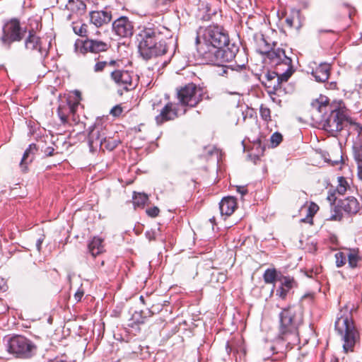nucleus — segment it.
<instances>
[{
    "label": "nucleus",
    "mask_w": 362,
    "mask_h": 362,
    "mask_svg": "<svg viewBox=\"0 0 362 362\" xmlns=\"http://www.w3.org/2000/svg\"><path fill=\"white\" fill-rule=\"evenodd\" d=\"M313 110L324 113L323 129L333 136L344 129L345 122H349V113L342 100L329 103L327 97L320 95L311 103Z\"/></svg>",
    "instance_id": "1"
},
{
    "label": "nucleus",
    "mask_w": 362,
    "mask_h": 362,
    "mask_svg": "<svg viewBox=\"0 0 362 362\" xmlns=\"http://www.w3.org/2000/svg\"><path fill=\"white\" fill-rule=\"evenodd\" d=\"M303 323V311L299 304L288 305L279 314L276 343L291 349L299 341V327Z\"/></svg>",
    "instance_id": "2"
},
{
    "label": "nucleus",
    "mask_w": 362,
    "mask_h": 362,
    "mask_svg": "<svg viewBox=\"0 0 362 362\" xmlns=\"http://www.w3.org/2000/svg\"><path fill=\"white\" fill-rule=\"evenodd\" d=\"M163 29L152 25L144 27L139 33L138 49L144 59L149 60L167 53V38L162 31Z\"/></svg>",
    "instance_id": "3"
},
{
    "label": "nucleus",
    "mask_w": 362,
    "mask_h": 362,
    "mask_svg": "<svg viewBox=\"0 0 362 362\" xmlns=\"http://www.w3.org/2000/svg\"><path fill=\"white\" fill-rule=\"evenodd\" d=\"M196 45L198 57L204 63L216 66L231 62L239 51V47L234 44L218 48V46L202 42L200 37H196Z\"/></svg>",
    "instance_id": "4"
},
{
    "label": "nucleus",
    "mask_w": 362,
    "mask_h": 362,
    "mask_svg": "<svg viewBox=\"0 0 362 362\" xmlns=\"http://www.w3.org/2000/svg\"><path fill=\"white\" fill-rule=\"evenodd\" d=\"M4 341L7 352L16 358L28 360L37 355V346L23 335L6 337Z\"/></svg>",
    "instance_id": "5"
},
{
    "label": "nucleus",
    "mask_w": 362,
    "mask_h": 362,
    "mask_svg": "<svg viewBox=\"0 0 362 362\" xmlns=\"http://www.w3.org/2000/svg\"><path fill=\"white\" fill-rule=\"evenodd\" d=\"M334 327L344 341V351H353L354 346L359 341L360 334L351 315H341L337 317Z\"/></svg>",
    "instance_id": "6"
},
{
    "label": "nucleus",
    "mask_w": 362,
    "mask_h": 362,
    "mask_svg": "<svg viewBox=\"0 0 362 362\" xmlns=\"http://www.w3.org/2000/svg\"><path fill=\"white\" fill-rule=\"evenodd\" d=\"M120 143L119 139L108 135L106 127L102 124H95L88 134V145L90 151L98 147L100 150L113 151Z\"/></svg>",
    "instance_id": "7"
},
{
    "label": "nucleus",
    "mask_w": 362,
    "mask_h": 362,
    "mask_svg": "<svg viewBox=\"0 0 362 362\" xmlns=\"http://www.w3.org/2000/svg\"><path fill=\"white\" fill-rule=\"evenodd\" d=\"M268 59L270 63L275 66V69L280 71L282 80L288 81L294 73L293 60L286 54L284 49L281 48L273 49L269 53Z\"/></svg>",
    "instance_id": "8"
},
{
    "label": "nucleus",
    "mask_w": 362,
    "mask_h": 362,
    "mask_svg": "<svg viewBox=\"0 0 362 362\" xmlns=\"http://www.w3.org/2000/svg\"><path fill=\"white\" fill-rule=\"evenodd\" d=\"M197 37H200L202 42L218 46V48L230 46L228 35L218 25H209L201 30Z\"/></svg>",
    "instance_id": "9"
},
{
    "label": "nucleus",
    "mask_w": 362,
    "mask_h": 362,
    "mask_svg": "<svg viewBox=\"0 0 362 362\" xmlns=\"http://www.w3.org/2000/svg\"><path fill=\"white\" fill-rule=\"evenodd\" d=\"M27 33V28L21 26L19 20L12 18L3 26L1 42L3 45L10 48L13 42L21 41Z\"/></svg>",
    "instance_id": "10"
},
{
    "label": "nucleus",
    "mask_w": 362,
    "mask_h": 362,
    "mask_svg": "<svg viewBox=\"0 0 362 362\" xmlns=\"http://www.w3.org/2000/svg\"><path fill=\"white\" fill-rule=\"evenodd\" d=\"M203 90L190 83L177 91V98L182 105L195 107L202 100Z\"/></svg>",
    "instance_id": "11"
},
{
    "label": "nucleus",
    "mask_w": 362,
    "mask_h": 362,
    "mask_svg": "<svg viewBox=\"0 0 362 362\" xmlns=\"http://www.w3.org/2000/svg\"><path fill=\"white\" fill-rule=\"evenodd\" d=\"M335 213L331 216L330 219L334 221H340L342 215L339 211H344L349 215H354L358 212L361 208V204L354 197H348L338 202Z\"/></svg>",
    "instance_id": "12"
},
{
    "label": "nucleus",
    "mask_w": 362,
    "mask_h": 362,
    "mask_svg": "<svg viewBox=\"0 0 362 362\" xmlns=\"http://www.w3.org/2000/svg\"><path fill=\"white\" fill-rule=\"evenodd\" d=\"M25 48L29 51H37L40 54L42 60L49 54V48L46 47L41 38L37 35L34 29L28 30V35L24 41Z\"/></svg>",
    "instance_id": "13"
},
{
    "label": "nucleus",
    "mask_w": 362,
    "mask_h": 362,
    "mask_svg": "<svg viewBox=\"0 0 362 362\" xmlns=\"http://www.w3.org/2000/svg\"><path fill=\"white\" fill-rule=\"evenodd\" d=\"M132 72L124 69H115L110 72V78L115 84L122 89L129 91L136 87L133 82Z\"/></svg>",
    "instance_id": "14"
},
{
    "label": "nucleus",
    "mask_w": 362,
    "mask_h": 362,
    "mask_svg": "<svg viewBox=\"0 0 362 362\" xmlns=\"http://www.w3.org/2000/svg\"><path fill=\"white\" fill-rule=\"evenodd\" d=\"M113 33L121 37H129L134 34V23L127 16H120L112 25Z\"/></svg>",
    "instance_id": "15"
},
{
    "label": "nucleus",
    "mask_w": 362,
    "mask_h": 362,
    "mask_svg": "<svg viewBox=\"0 0 362 362\" xmlns=\"http://www.w3.org/2000/svg\"><path fill=\"white\" fill-rule=\"evenodd\" d=\"M76 47H80V51L81 53H86L90 52L92 53H99L101 52H105L108 49V45L100 40L86 39L85 40H76L75 43Z\"/></svg>",
    "instance_id": "16"
},
{
    "label": "nucleus",
    "mask_w": 362,
    "mask_h": 362,
    "mask_svg": "<svg viewBox=\"0 0 362 362\" xmlns=\"http://www.w3.org/2000/svg\"><path fill=\"white\" fill-rule=\"evenodd\" d=\"M179 105L168 103L160 110V112L155 118L157 124L160 125L165 122L174 120L176 119L179 114Z\"/></svg>",
    "instance_id": "17"
},
{
    "label": "nucleus",
    "mask_w": 362,
    "mask_h": 362,
    "mask_svg": "<svg viewBox=\"0 0 362 362\" xmlns=\"http://www.w3.org/2000/svg\"><path fill=\"white\" fill-rule=\"evenodd\" d=\"M78 105V101L73 100H67L65 102L62 101L59 104L57 109V113L61 122L63 124H65L68 122V117L70 115H73V116H74Z\"/></svg>",
    "instance_id": "18"
},
{
    "label": "nucleus",
    "mask_w": 362,
    "mask_h": 362,
    "mask_svg": "<svg viewBox=\"0 0 362 362\" xmlns=\"http://www.w3.org/2000/svg\"><path fill=\"white\" fill-rule=\"evenodd\" d=\"M89 16L90 23L98 28L108 24L112 18L111 11L107 8L105 10L90 11Z\"/></svg>",
    "instance_id": "19"
},
{
    "label": "nucleus",
    "mask_w": 362,
    "mask_h": 362,
    "mask_svg": "<svg viewBox=\"0 0 362 362\" xmlns=\"http://www.w3.org/2000/svg\"><path fill=\"white\" fill-rule=\"evenodd\" d=\"M280 71L276 70L275 71H268L264 75V78L266 81L263 82L264 86L268 88H272L273 90H268V93L271 95L274 93V91L278 90L280 88V85L282 82H286V81L280 79L281 77Z\"/></svg>",
    "instance_id": "20"
},
{
    "label": "nucleus",
    "mask_w": 362,
    "mask_h": 362,
    "mask_svg": "<svg viewBox=\"0 0 362 362\" xmlns=\"http://www.w3.org/2000/svg\"><path fill=\"white\" fill-rule=\"evenodd\" d=\"M37 151L38 146L35 144H30L25 151L19 165L23 173H25L28 171V165L34 160Z\"/></svg>",
    "instance_id": "21"
},
{
    "label": "nucleus",
    "mask_w": 362,
    "mask_h": 362,
    "mask_svg": "<svg viewBox=\"0 0 362 362\" xmlns=\"http://www.w3.org/2000/svg\"><path fill=\"white\" fill-rule=\"evenodd\" d=\"M236 208V199L232 197H224L219 203V210L221 216H230Z\"/></svg>",
    "instance_id": "22"
},
{
    "label": "nucleus",
    "mask_w": 362,
    "mask_h": 362,
    "mask_svg": "<svg viewBox=\"0 0 362 362\" xmlns=\"http://www.w3.org/2000/svg\"><path fill=\"white\" fill-rule=\"evenodd\" d=\"M312 75L316 81L324 83L329 78L330 74V65L322 63L312 71Z\"/></svg>",
    "instance_id": "23"
},
{
    "label": "nucleus",
    "mask_w": 362,
    "mask_h": 362,
    "mask_svg": "<svg viewBox=\"0 0 362 362\" xmlns=\"http://www.w3.org/2000/svg\"><path fill=\"white\" fill-rule=\"evenodd\" d=\"M346 258L348 266L351 269L359 267L362 262V257L360 255L358 248L346 247Z\"/></svg>",
    "instance_id": "24"
},
{
    "label": "nucleus",
    "mask_w": 362,
    "mask_h": 362,
    "mask_svg": "<svg viewBox=\"0 0 362 362\" xmlns=\"http://www.w3.org/2000/svg\"><path fill=\"white\" fill-rule=\"evenodd\" d=\"M103 239L98 236L93 237L88 244V250L89 253L95 257L105 252Z\"/></svg>",
    "instance_id": "25"
},
{
    "label": "nucleus",
    "mask_w": 362,
    "mask_h": 362,
    "mask_svg": "<svg viewBox=\"0 0 362 362\" xmlns=\"http://www.w3.org/2000/svg\"><path fill=\"white\" fill-rule=\"evenodd\" d=\"M281 275H282L281 273L278 272L275 268H269L264 271L263 274V279L265 284H272L274 286L275 283L276 281H279Z\"/></svg>",
    "instance_id": "26"
},
{
    "label": "nucleus",
    "mask_w": 362,
    "mask_h": 362,
    "mask_svg": "<svg viewBox=\"0 0 362 362\" xmlns=\"http://www.w3.org/2000/svg\"><path fill=\"white\" fill-rule=\"evenodd\" d=\"M300 18V12L298 9H292L289 16H287L285 19L286 25L290 27L299 25Z\"/></svg>",
    "instance_id": "27"
},
{
    "label": "nucleus",
    "mask_w": 362,
    "mask_h": 362,
    "mask_svg": "<svg viewBox=\"0 0 362 362\" xmlns=\"http://www.w3.org/2000/svg\"><path fill=\"white\" fill-rule=\"evenodd\" d=\"M148 200V197L145 193L134 192L133 195V204L135 207L143 208Z\"/></svg>",
    "instance_id": "28"
},
{
    "label": "nucleus",
    "mask_w": 362,
    "mask_h": 362,
    "mask_svg": "<svg viewBox=\"0 0 362 362\" xmlns=\"http://www.w3.org/2000/svg\"><path fill=\"white\" fill-rule=\"evenodd\" d=\"M272 45L268 43L264 37H261L258 41L257 52L262 55H265L267 58L269 57V53L273 51Z\"/></svg>",
    "instance_id": "29"
},
{
    "label": "nucleus",
    "mask_w": 362,
    "mask_h": 362,
    "mask_svg": "<svg viewBox=\"0 0 362 362\" xmlns=\"http://www.w3.org/2000/svg\"><path fill=\"white\" fill-rule=\"evenodd\" d=\"M279 281H281L280 286H284L285 289L288 291L297 286V283L295 281L294 278L290 276L281 275Z\"/></svg>",
    "instance_id": "30"
},
{
    "label": "nucleus",
    "mask_w": 362,
    "mask_h": 362,
    "mask_svg": "<svg viewBox=\"0 0 362 362\" xmlns=\"http://www.w3.org/2000/svg\"><path fill=\"white\" fill-rule=\"evenodd\" d=\"M336 267L340 268L344 266L347 262L346 258V247L343 249V251L337 252L334 255Z\"/></svg>",
    "instance_id": "31"
},
{
    "label": "nucleus",
    "mask_w": 362,
    "mask_h": 362,
    "mask_svg": "<svg viewBox=\"0 0 362 362\" xmlns=\"http://www.w3.org/2000/svg\"><path fill=\"white\" fill-rule=\"evenodd\" d=\"M69 5L74 6V8L73 7L71 9L76 8L80 14H83L86 9V4L81 0H69Z\"/></svg>",
    "instance_id": "32"
},
{
    "label": "nucleus",
    "mask_w": 362,
    "mask_h": 362,
    "mask_svg": "<svg viewBox=\"0 0 362 362\" xmlns=\"http://www.w3.org/2000/svg\"><path fill=\"white\" fill-rule=\"evenodd\" d=\"M354 159L357 165L362 163V142L355 143L353 146Z\"/></svg>",
    "instance_id": "33"
},
{
    "label": "nucleus",
    "mask_w": 362,
    "mask_h": 362,
    "mask_svg": "<svg viewBox=\"0 0 362 362\" xmlns=\"http://www.w3.org/2000/svg\"><path fill=\"white\" fill-rule=\"evenodd\" d=\"M338 182L339 184L337 187L336 191L339 194H344L346 192L347 187H349L348 182L346 178L344 177H339Z\"/></svg>",
    "instance_id": "34"
},
{
    "label": "nucleus",
    "mask_w": 362,
    "mask_h": 362,
    "mask_svg": "<svg viewBox=\"0 0 362 362\" xmlns=\"http://www.w3.org/2000/svg\"><path fill=\"white\" fill-rule=\"evenodd\" d=\"M239 342L240 341H236L235 339H232L227 341L226 344V351L228 355H230L232 352L233 354L238 352V344Z\"/></svg>",
    "instance_id": "35"
},
{
    "label": "nucleus",
    "mask_w": 362,
    "mask_h": 362,
    "mask_svg": "<svg viewBox=\"0 0 362 362\" xmlns=\"http://www.w3.org/2000/svg\"><path fill=\"white\" fill-rule=\"evenodd\" d=\"M74 32L81 37H85L88 33V25L85 23L81 24V25H74L73 26Z\"/></svg>",
    "instance_id": "36"
},
{
    "label": "nucleus",
    "mask_w": 362,
    "mask_h": 362,
    "mask_svg": "<svg viewBox=\"0 0 362 362\" xmlns=\"http://www.w3.org/2000/svg\"><path fill=\"white\" fill-rule=\"evenodd\" d=\"M347 122L349 123L350 129L357 133L358 136H359L362 130V124L356 122H353L350 118Z\"/></svg>",
    "instance_id": "37"
},
{
    "label": "nucleus",
    "mask_w": 362,
    "mask_h": 362,
    "mask_svg": "<svg viewBox=\"0 0 362 362\" xmlns=\"http://www.w3.org/2000/svg\"><path fill=\"white\" fill-rule=\"evenodd\" d=\"M282 135L279 132L274 133L270 139L273 147L277 146L282 141Z\"/></svg>",
    "instance_id": "38"
},
{
    "label": "nucleus",
    "mask_w": 362,
    "mask_h": 362,
    "mask_svg": "<svg viewBox=\"0 0 362 362\" xmlns=\"http://www.w3.org/2000/svg\"><path fill=\"white\" fill-rule=\"evenodd\" d=\"M259 112L260 115L264 120L268 121L271 119V111L268 107L262 105L260 107Z\"/></svg>",
    "instance_id": "39"
},
{
    "label": "nucleus",
    "mask_w": 362,
    "mask_h": 362,
    "mask_svg": "<svg viewBox=\"0 0 362 362\" xmlns=\"http://www.w3.org/2000/svg\"><path fill=\"white\" fill-rule=\"evenodd\" d=\"M318 209L319 206L316 204L312 202L308 209L307 216L312 218L313 216L317 213Z\"/></svg>",
    "instance_id": "40"
},
{
    "label": "nucleus",
    "mask_w": 362,
    "mask_h": 362,
    "mask_svg": "<svg viewBox=\"0 0 362 362\" xmlns=\"http://www.w3.org/2000/svg\"><path fill=\"white\" fill-rule=\"evenodd\" d=\"M288 290H286L284 288V286H280L276 290V295L279 296V298L285 300L288 296Z\"/></svg>",
    "instance_id": "41"
},
{
    "label": "nucleus",
    "mask_w": 362,
    "mask_h": 362,
    "mask_svg": "<svg viewBox=\"0 0 362 362\" xmlns=\"http://www.w3.org/2000/svg\"><path fill=\"white\" fill-rule=\"evenodd\" d=\"M146 212L148 216L155 218L158 216L160 209L157 206H153L147 209Z\"/></svg>",
    "instance_id": "42"
},
{
    "label": "nucleus",
    "mask_w": 362,
    "mask_h": 362,
    "mask_svg": "<svg viewBox=\"0 0 362 362\" xmlns=\"http://www.w3.org/2000/svg\"><path fill=\"white\" fill-rule=\"evenodd\" d=\"M107 66V62H105V61L98 62L95 64V66L93 67V70L95 72H101L105 69V68Z\"/></svg>",
    "instance_id": "43"
},
{
    "label": "nucleus",
    "mask_w": 362,
    "mask_h": 362,
    "mask_svg": "<svg viewBox=\"0 0 362 362\" xmlns=\"http://www.w3.org/2000/svg\"><path fill=\"white\" fill-rule=\"evenodd\" d=\"M140 314H141V318L139 320H136V322L139 324H142L144 322V320L146 317L151 316L152 313L149 309H148L147 312L141 310Z\"/></svg>",
    "instance_id": "44"
},
{
    "label": "nucleus",
    "mask_w": 362,
    "mask_h": 362,
    "mask_svg": "<svg viewBox=\"0 0 362 362\" xmlns=\"http://www.w3.org/2000/svg\"><path fill=\"white\" fill-rule=\"evenodd\" d=\"M110 112L114 117H119L122 112V108L120 105H115L111 109Z\"/></svg>",
    "instance_id": "45"
},
{
    "label": "nucleus",
    "mask_w": 362,
    "mask_h": 362,
    "mask_svg": "<svg viewBox=\"0 0 362 362\" xmlns=\"http://www.w3.org/2000/svg\"><path fill=\"white\" fill-rule=\"evenodd\" d=\"M219 66H222L221 72L220 73V75L221 76H228V73L230 72V74H234V70L233 69H229L227 66H225L223 64L220 65Z\"/></svg>",
    "instance_id": "46"
},
{
    "label": "nucleus",
    "mask_w": 362,
    "mask_h": 362,
    "mask_svg": "<svg viewBox=\"0 0 362 362\" xmlns=\"http://www.w3.org/2000/svg\"><path fill=\"white\" fill-rule=\"evenodd\" d=\"M83 295H84L83 289L79 288L74 294V299L76 300V302H79V301H81Z\"/></svg>",
    "instance_id": "47"
},
{
    "label": "nucleus",
    "mask_w": 362,
    "mask_h": 362,
    "mask_svg": "<svg viewBox=\"0 0 362 362\" xmlns=\"http://www.w3.org/2000/svg\"><path fill=\"white\" fill-rule=\"evenodd\" d=\"M45 240V235H42L36 241L35 247L37 250L40 252L42 248V244Z\"/></svg>",
    "instance_id": "48"
},
{
    "label": "nucleus",
    "mask_w": 362,
    "mask_h": 362,
    "mask_svg": "<svg viewBox=\"0 0 362 362\" xmlns=\"http://www.w3.org/2000/svg\"><path fill=\"white\" fill-rule=\"evenodd\" d=\"M145 235L148 240H156V232L154 230H147Z\"/></svg>",
    "instance_id": "49"
},
{
    "label": "nucleus",
    "mask_w": 362,
    "mask_h": 362,
    "mask_svg": "<svg viewBox=\"0 0 362 362\" xmlns=\"http://www.w3.org/2000/svg\"><path fill=\"white\" fill-rule=\"evenodd\" d=\"M45 156H52L54 153V148L52 146H48L45 148L43 151Z\"/></svg>",
    "instance_id": "50"
},
{
    "label": "nucleus",
    "mask_w": 362,
    "mask_h": 362,
    "mask_svg": "<svg viewBox=\"0 0 362 362\" xmlns=\"http://www.w3.org/2000/svg\"><path fill=\"white\" fill-rule=\"evenodd\" d=\"M236 191L240 193L242 196L247 194L248 191L246 186H237Z\"/></svg>",
    "instance_id": "51"
},
{
    "label": "nucleus",
    "mask_w": 362,
    "mask_h": 362,
    "mask_svg": "<svg viewBox=\"0 0 362 362\" xmlns=\"http://www.w3.org/2000/svg\"><path fill=\"white\" fill-rule=\"evenodd\" d=\"M357 175L358 179L362 180V163L357 165Z\"/></svg>",
    "instance_id": "52"
},
{
    "label": "nucleus",
    "mask_w": 362,
    "mask_h": 362,
    "mask_svg": "<svg viewBox=\"0 0 362 362\" xmlns=\"http://www.w3.org/2000/svg\"><path fill=\"white\" fill-rule=\"evenodd\" d=\"M337 83L333 81V82H330V83H328L326 86H327V88H329V89H336L337 88Z\"/></svg>",
    "instance_id": "53"
},
{
    "label": "nucleus",
    "mask_w": 362,
    "mask_h": 362,
    "mask_svg": "<svg viewBox=\"0 0 362 362\" xmlns=\"http://www.w3.org/2000/svg\"><path fill=\"white\" fill-rule=\"evenodd\" d=\"M327 199L329 201V202L332 204L335 202L337 198L334 194H331L327 197Z\"/></svg>",
    "instance_id": "54"
},
{
    "label": "nucleus",
    "mask_w": 362,
    "mask_h": 362,
    "mask_svg": "<svg viewBox=\"0 0 362 362\" xmlns=\"http://www.w3.org/2000/svg\"><path fill=\"white\" fill-rule=\"evenodd\" d=\"M173 0H156V4L158 5L160 4H167L168 3L172 2Z\"/></svg>",
    "instance_id": "55"
},
{
    "label": "nucleus",
    "mask_w": 362,
    "mask_h": 362,
    "mask_svg": "<svg viewBox=\"0 0 362 362\" xmlns=\"http://www.w3.org/2000/svg\"><path fill=\"white\" fill-rule=\"evenodd\" d=\"M6 284H5L4 281V279H1L0 280V291H6Z\"/></svg>",
    "instance_id": "56"
},
{
    "label": "nucleus",
    "mask_w": 362,
    "mask_h": 362,
    "mask_svg": "<svg viewBox=\"0 0 362 362\" xmlns=\"http://www.w3.org/2000/svg\"><path fill=\"white\" fill-rule=\"evenodd\" d=\"M117 65H118V63L115 60H111L107 62V66H115Z\"/></svg>",
    "instance_id": "57"
},
{
    "label": "nucleus",
    "mask_w": 362,
    "mask_h": 362,
    "mask_svg": "<svg viewBox=\"0 0 362 362\" xmlns=\"http://www.w3.org/2000/svg\"><path fill=\"white\" fill-rule=\"evenodd\" d=\"M256 145H258V147L257 148H260V151L259 152L261 153V154L263 153L264 151V147H262L261 146V144L260 142H259L258 144H257Z\"/></svg>",
    "instance_id": "58"
},
{
    "label": "nucleus",
    "mask_w": 362,
    "mask_h": 362,
    "mask_svg": "<svg viewBox=\"0 0 362 362\" xmlns=\"http://www.w3.org/2000/svg\"><path fill=\"white\" fill-rule=\"evenodd\" d=\"M320 33H322V32H325V33H332V30H319Z\"/></svg>",
    "instance_id": "59"
},
{
    "label": "nucleus",
    "mask_w": 362,
    "mask_h": 362,
    "mask_svg": "<svg viewBox=\"0 0 362 362\" xmlns=\"http://www.w3.org/2000/svg\"><path fill=\"white\" fill-rule=\"evenodd\" d=\"M139 300L142 302V303H145L144 297L143 296H140Z\"/></svg>",
    "instance_id": "60"
},
{
    "label": "nucleus",
    "mask_w": 362,
    "mask_h": 362,
    "mask_svg": "<svg viewBox=\"0 0 362 362\" xmlns=\"http://www.w3.org/2000/svg\"><path fill=\"white\" fill-rule=\"evenodd\" d=\"M215 220H216L215 217H212V218H211L209 219V221H210L211 223H214V222H215Z\"/></svg>",
    "instance_id": "61"
},
{
    "label": "nucleus",
    "mask_w": 362,
    "mask_h": 362,
    "mask_svg": "<svg viewBox=\"0 0 362 362\" xmlns=\"http://www.w3.org/2000/svg\"><path fill=\"white\" fill-rule=\"evenodd\" d=\"M340 315L339 317H340L341 315H346V314H350L351 315V314L350 313H342V311H340Z\"/></svg>",
    "instance_id": "62"
},
{
    "label": "nucleus",
    "mask_w": 362,
    "mask_h": 362,
    "mask_svg": "<svg viewBox=\"0 0 362 362\" xmlns=\"http://www.w3.org/2000/svg\"><path fill=\"white\" fill-rule=\"evenodd\" d=\"M220 275L221 276V277H222V279H226L225 275H223V274H220Z\"/></svg>",
    "instance_id": "63"
},
{
    "label": "nucleus",
    "mask_w": 362,
    "mask_h": 362,
    "mask_svg": "<svg viewBox=\"0 0 362 362\" xmlns=\"http://www.w3.org/2000/svg\"><path fill=\"white\" fill-rule=\"evenodd\" d=\"M136 314H137V313H135V314H134V315H133V317H135V315H136Z\"/></svg>",
    "instance_id": "64"
}]
</instances>
